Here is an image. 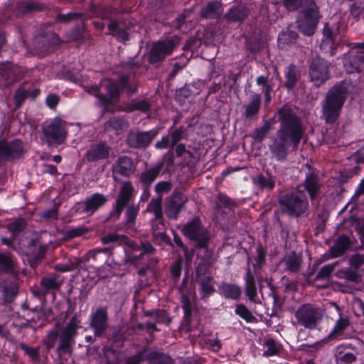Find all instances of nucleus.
Returning a JSON list of instances; mask_svg holds the SVG:
<instances>
[{
	"instance_id": "obj_1",
	"label": "nucleus",
	"mask_w": 364,
	"mask_h": 364,
	"mask_svg": "<svg viewBox=\"0 0 364 364\" xmlns=\"http://www.w3.org/2000/svg\"><path fill=\"white\" fill-rule=\"evenodd\" d=\"M278 114L281 126L269 149L277 160H283L287 155L289 142L293 144L294 149H297L304 130L299 119L289 109L283 107Z\"/></svg>"
},
{
	"instance_id": "obj_2",
	"label": "nucleus",
	"mask_w": 364,
	"mask_h": 364,
	"mask_svg": "<svg viewBox=\"0 0 364 364\" xmlns=\"http://www.w3.org/2000/svg\"><path fill=\"white\" fill-rule=\"evenodd\" d=\"M347 89L345 83L335 85L328 92L323 105V117L326 122H334L345 102Z\"/></svg>"
},
{
	"instance_id": "obj_3",
	"label": "nucleus",
	"mask_w": 364,
	"mask_h": 364,
	"mask_svg": "<svg viewBox=\"0 0 364 364\" xmlns=\"http://www.w3.org/2000/svg\"><path fill=\"white\" fill-rule=\"evenodd\" d=\"M127 85V80L122 78L117 82L109 79H104L101 81L100 87L92 86L87 92L99 98L104 105L114 102L118 99L119 92Z\"/></svg>"
},
{
	"instance_id": "obj_4",
	"label": "nucleus",
	"mask_w": 364,
	"mask_h": 364,
	"mask_svg": "<svg viewBox=\"0 0 364 364\" xmlns=\"http://www.w3.org/2000/svg\"><path fill=\"white\" fill-rule=\"evenodd\" d=\"M296 323L306 329H316L323 318L321 309L311 304L300 306L294 312Z\"/></svg>"
},
{
	"instance_id": "obj_5",
	"label": "nucleus",
	"mask_w": 364,
	"mask_h": 364,
	"mask_svg": "<svg viewBox=\"0 0 364 364\" xmlns=\"http://www.w3.org/2000/svg\"><path fill=\"white\" fill-rule=\"evenodd\" d=\"M318 9L311 0H309V8L303 11L298 20V28L301 32L306 36L314 33L318 22Z\"/></svg>"
},
{
	"instance_id": "obj_6",
	"label": "nucleus",
	"mask_w": 364,
	"mask_h": 364,
	"mask_svg": "<svg viewBox=\"0 0 364 364\" xmlns=\"http://www.w3.org/2000/svg\"><path fill=\"white\" fill-rule=\"evenodd\" d=\"M183 235L197 242L200 247H205L209 240L206 230L201 225L198 218H194L186 223L182 229Z\"/></svg>"
},
{
	"instance_id": "obj_7",
	"label": "nucleus",
	"mask_w": 364,
	"mask_h": 364,
	"mask_svg": "<svg viewBox=\"0 0 364 364\" xmlns=\"http://www.w3.org/2000/svg\"><path fill=\"white\" fill-rule=\"evenodd\" d=\"M279 201L283 209L290 215H299L308 206L307 200L302 193L286 195Z\"/></svg>"
},
{
	"instance_id": "obj_8",
	"label": "nucleus",
	"mask_w": 364,
	"mask_h": 364,
	"mask_svg": "<svg viewBox=\"0 0 364 364\" xmlns=\"http://www.w3.org/2000/svg\"><path fill=\"white\" fill-rule=\"evenodd\" d=\"M65 125V122L59 118H55L45 125L43 135L48 143H63L67 136Z\"/></svg>"
},
{
	"instance_id": "obj_9",
	"label": "nucleus",
	"mask_w": 364,
	"mask_h": 364,
	"mask_svg": "<svg viewBox=\"0 0 364 364\" xmlns=\"http://www.w3.org/2000/svg\"><path fill=\"white\" fill-rule=\"evenodd\" d=\"M178 43V38L173 37L155 43L150 51L149 62L158 63L163 60L166 56L171 55Z\"/></svg>"
},
{
	"instance_id": "obj_10",
	"label": "nucleus",
	"mask_w": 364,
	"mask_h": 364,
	"mask_svg": "<svg viewBox=\"0 0 364 364\" xmlns=\"http://www.w3.org/2000/svg\"><path fill=\"white\" fill-rule=\"evenodd\" d=\"M309 75L316 86L323 84L329 77L327 61L318 57L314 58L310 64Z\"/></svg>"
},
{
	"instance_id": "obj_11",
	"label": "nucleus",
	"mask_w": 364,
	"mask_h": 364,
	"mask_svg": "<svg viewBox=\"0 0 364 364\" xmlns=\"http://www.w3.org/2000/svg\"><path fill=\"white\" fill-rule=\"evenodd\" d=\"M23 152V147L20 140L0 141V162L18 159Z\"/></svg>"
},
{
	"instance_id": "obj_12",
	"label": "nucleus",
	"mask_w": 364,
	"mask_h": 364,
	"mask_svg": "<svg viewBox=\"0 0 364 364\" xmlns=\"http://www.w3.org/2000/svg\"><path fill=\"white\" fill-rule=\"evenodd\" d=\"M159 134V129L155 128L147 132H130L127 141L130 146L140 148L147 146Z\"/></svg>"
},
{
	"instance_id": "obj_13",
	"label": "nucleus",
	"mask_w": 364,
	"mask_h": 364,
	"mask_svg": "<svg viewBox=\"0 0 364 364\" xmlns=\"http://www.w3.org/2000/svg\"><path fill=\"white\" fill-rule=\"evenodd\" d=\"M134 196V188L129 183H124L121 187L119 197L116 200L114 209L110 213V217L114 219L119 218L124 208Z\"/></svg>"
},
{
	"instance_id": "obj_14",
	"label": "nucleus",
	"mask_w": 364,
	"mask_h": 364,
	"mask_svg": "<svg viewBox=\"0 0 364 364\" xmlns=\"http://www.w3.org/2000/svg\"><path fill=\"white\" fill-rule=\"evenodd\" d=\"M107 311L105 308H99L91 315L90 327L94 329L97 336H102L107 328Z\"/></svg>"
},
{
	"instance_id": "obj_15",
	"label": "nucleus",
	"mask_w": 364,
	"mask_h": 364,
	"mask_svg": "<svg viewBox=\"0 0 364 364\" xmlns=\"http://www.w3.org/2000/svg\"><path fill=\"white\" fill-rule=\"evenodd\" d=\"M350 321L347 317L340 316L334 327L325 338L326 341H338L349 337Z\"/></svg>"
},
{
	"instance_id": "obj_16",
	"label": "nucleus",
	"mask_w": 364,
	"mask_h": 364,
	"mask_svg": "<svg viewBox=\"0 0 364 364\" xmlns=\"http://www.w3.org/2000/svg\"><path fill=\"white\" fill-rule=\"evenodd\" d=\"M336 364H358L357 353L350 346L340 345L335 352Z\"/></svg>"
},
{
	"instance_id": "obj_17",
	"label": "nucleus",
	"mask_w": 364,
	"mask_h": 364,
	"mask_svg": "<svg viewBox=\"0 0 364 364\" xmlns=\"http://www.w3.org/2000/svg\"><path fill=\"white\" fill-rule=\"evenodd\" d=\"M107 201V198L102 194L95 193L87 198L84 202L82 212L88 215H92Z\"/></svg>"
},
{
	"instance_id": "obj_18",
	"label": "nucleus",
	"mask_w": 364,
	"mask_h": 364,
	"mask_svg": "<svg viewBox=\"0 0 364 364\" xmlns=\"http://www.w3.org/2000/svg\"><path fill=\"white\" fill-rule=\"evenodd\" d=\"M186 201V198L183 194L179 193L173 194L168 202L166 209V215L171 219H176Z\"/></svg>"
},
{
	"instance_id": "obj_19",
	"label": "nucleus",
	"mask_w": 364,
	"mask_h": 364,
	"mask_svg": "<svg viewBox=\"0 0 364 364\" xmlns=\"http://www.w3.org/2000/svg\"><path fill=\"white\" fill-rule=\"evenodd\" d=\"M110 149L105 143L93 144L87 150L86 158L90 161L105 159L109 156Z\"/></svg>"
},
{
	"instance_id": "obj_20",
	"label": "nucleus",
	"mask_w": 364,
	"mask_h": 364,
	"mask_svg": "<svg viewBox=\"0 0 364 364\" xmlns=\"http://www.w3.org/2000/svg\"><path fill=\"white\" fill-rule=\"evenodd\" d=\"M133 167L134 163L131 158L128 156H121L112 166L113 174L128 176L132 173Z\"/></svg>"
},
{
	"instance_id": "obj_21",
	"label": "nucleus",
	"mask_w": 364,
	"mask_h": 364,
	"mask_svg": "<svg viewBox=\"0 0 364 364\" xmlns=\"http://www.w3.org/2000/svg\"><path fill=\"white\" fill-rule=\"evenodd\" d=\"M107 361L105 364H119L121 355L113 350H107L106 353ZM140 354L130 357L127 360L126 364H139L142 360Z\"/></svg>"
},
{
	"instance_id": "obj_22",
	"label": "nucleus",
	"mask_w": 364,
	"mask_h": 364,
	"mask_svg": "<svg viewBox=\"0 0 364 364\" xmlns=\"http://www.w3.org/2000/svg\"><path fill=\"white\" fill-rule=\"evenodd\" d=\"M321 48L326 53H328L331 55H333L335 53L333 33L327 26L324 28L323 38L321 43Z\"/></svg>"
},
{
	"instance_id": "obj_23",
	"label": "nucleus",
	"mask_w": 364,
	"mask_h": 364,
	"mask_svg": "<svg viewBox=\"0 0 364 364\" xmlns=\"http://www.w3.org/2000/svg\"><path fill=\"white\" fill-rule=\"evenodd\" d=\"M220 289L222 294L228 299H237L241 295L240 287L236 284L223 283Z\"/></svg>"
},
{
	"instance_id": "obj_24",
	"label": "nucleus",
	"mask_w": 364,
	"mask_h": 364,
	"mask_svg": "<svg viewBox=\"0 0 364 364\" xmlns=\"http://www.w3.org/2000/svg\"><path fill=\"white\" fill-rule=\"evenodd\" d=\"M350 247L349 239L346 236L339 237L331 248V253L335 257L341 256Z\"/></svg>"
},
{
	"instance_id": "obj_25",
	"label": "nucleus",
	"mask_w": 364,
	"mask_h": 364,
	"mask_svg": "<svg viewBox=\"0 0 364 364\" xmlns=\"http://www.w3.org/2000/svg\"><path fill=\"white\" fill-rule=\"evenodd\" d=\"M201 15L204 18H213L223 12L222 5L218 1L208 4L201 9Z\"/></svg>"
},
{
	"instance_id": "obj_26",
	"label": "nucleus",
	"mask_w": 364,
	"mask_h": 364,
	"mask_svg": "<svg viewBox=\"0 0 364 364\" xmlns=\"http://www.w3.org/2000/svg\"><path fill=\"white\" fill-rule=\"evenodd\" d=\"M301 260L300 255L291 252L284 258V262L288 271L297 272L299 269Z\"/></svg>"
},
{
	"instance_id": "obj_27",
	"label": "nucleus",
	"mask_w": 364,
	"mask_h": 364,
	"mask_svg": "<svg viewBox=\"0 0 364 364\" xmlns=\"http://www.w3.org/2000/svg\"><path fill=\"white\" fill-rule=\"evenodd\" d=\"M245 292L250 301H254L257 296V288L255 278L250 271H247L245 277Z\"/></svg>"
},
{
	"instance_id": "obj_28",
	"label": "nucleus",
	"mask_w": 364,
	"mask_h": 364,
	"mask_svg": "<svg viewBox=\"0 0 364 364\" xmlns=\"http://www.w3.org/2000/svg\"><path fill=\"white\" fill-rule=\"evenodd\" d=\"M305 187L310 197L313 199L316 195L319 188V184L317 177L309 175L306 178Z\"/></svg>"
},
{
	"instance_id": "obj_29",
	"label": "nucleus",
	"mask_w": 364,
	"mask_h": 364,
	"mask_svg": "<svg viewBox=\"0 0 364 364\" xmlns=\"http://www.w3.org/2000/svg\"><path fill=\"white\" fill-rule=\"evenodd\" d=\"M15 262L9 254L0 252V271L12 272L14 269Z\"/></svg>"
},
{
	"instance_id": "obj_30",
	"label": "nucleus",
	"mask_w": 364,
	"mask_h": 364,
	"mask_svg": "<svg viewBox=\"0 0 364 364\" xmlns=\"http://www.w3.org/2000/svg\"><path fill=\"white\" fill-rule=\"evenodd\" d=\"M260 107V96L255 94L252 96L251 102L245 107V116L252 117L256 115Z\"/></svg>"
},
{
	"instance_id": "obj_31",
	"label": "nucleus",
	"mask_w": 364,
	"mask_h": 364,
	"mask_svg": "<svg viewBox=\"0 0 364 364\" xmlns=\"http://www.w3.org/2000/svg\"><path fill=\"white\" fill-rule=\"evenodd\" d=\"M297 34L291 31H283L278 36L279 46L284 48L286 45L295 42Z\"/></svg>"
},
{
	"instance_id": "obj_32",
	"label": "nucleus",
	"mask_w": 364,
	"mask_h": 364,
	"mask_svg": "<svg viewBox=\"0 0 364 364\" xmlns=\"http://www.w3.org/2000/svg\"><path fill=\"white\" fill-rule=\"evenodd\" d=\"M80 323V321L79 318L76 316H73L67 324L66 327L62 332V334L68 336L73 338L76 335Z\"/></svg>"
},
{
	"instance_id": "obj_33",
	"label": "nucleus",
	"mask_w": 364,
	"mask_h": 364,
	"mask_svg": "<svg viewBox=\"0 0 364 364\" xmlns=\"http://www.w3.org/2000/svg\"><path fill=\"white\" fill-rule=\"evenodd\" d=\"M160 167L156 166L145 171L141 173V181L146 185L150 184L156 178L160 172Z\"/></svg>"
},
{
	"instance_id": "obj_34",
	"label": "nucleus",
	"mask_w": 364,
	"mask_h": 364,
	"mask_svg": "<svg viewBox=\"0 0 364 364\" xmlns=\"http://www.w3.org/2000/svg\"><path fill=\"white\" fill-rule=\"evenodd\" d=\"M161 203L162 201L161 198L153 200L146 208L147 212L153 213L154 214L155 219H160L162 217Z\"/></svg>"
},
{
	"instance_id": "obj_35",
	"label": "nucleus",
	"mask_w": 364,
	"mask_h": 364,
	"mask_svg": "<svg viewBox=\"0 0 364 364\" xmlns=\"http://www.w3.org/2000/svg\"><path fill=\"white\" fill-rule=\"evenodd\" d=\"M200 291L203 297H208L215 291L212 278L205 277L200 282Z\"/></svg>"
},
{
	"instance_id": "obj_36",
	"label": "nucleus",
	"mask_w": 364,
	"mask_h": 364,
	"mask_svg": "<svg viewBox=\"0 0 364 364\" xmlns=\"http://www.w3.org/2000/svg\"><path fill=\"white\" fill-rule=\"evenodd\" d=\"M286 87L289 90L292 89L297 80V70L294 65H289L286 73Z\"/></svg>"
},
{
	"instance_id": "obj_37",
	"label": "nucleus",
	"mask_w": 364,
	"mask_h": 364,
	"mask_svg": "<svg viewBox=\"0 0 364 364\" xmlns=\"http://www.w3.org/2000/svg\"><path fill=\"white\" fill-rule=\"evenodd\" d=\"M247 14V11L244 7L238 6L230 9L228 14V17L232 21H242L246 17Z\"/></svg>"
},
{
	"instance_id": "obj_38",
	"label": "nucleus",
	"mask_w": 364,
	"mask_h": 364,
	"mask_svg": "<svg viewBox=\"0 0 364 364\" xmlns=\"http://www.w3.org/2000/svg\"><path fill=\"white\" fill-rule=\"evenodd\" d=\"M254 183L260 188L268 189H272L275 184V181L272 178H266L263 176H258L255 178Z\"/></svg>"
},
{
	"instance_id": "obj_39",
	"label": "nucleus",
	"mask_w": 364,
	"mask_h": 364,
	"mask_svg": "<svg viewBox=\"0 0 364 364\" xmlns=\"http://www.w3.org/2000/svg\"><path fill=\"white\" fill-rule=\"evenodd\" d=\"M267 350L263 355L265 356H272L276 355L280 350V346L273 339H268L264 344Z\"/></svg>"
},
{
	"instance_id": "obj_40",
	"label": "nucleus",
	"mask_w": 364,
	"mask_h": 364,
	"mask_svg": "<svg viewBox=\"0 0 364 364\" xmlns=\"http://www.w3.org/2000/svg\"><path fill=\"white\" fill-rule=\"evenodd\" d=\"M356 58H358V60L355 61L354 65H353L351 63V60L350 61H348V60L345 61L344 67L346 68V70L348 73H354L355 71H358L359 70L360 67L363 63V56L360 53H359L356 56Z\"/></svg>"
},
{
	"instance_id": "obj_41",
	"label": "nucleus",
	"mask_w": 364,
	"mask_h": 364,
	"mask_svg": "<svg viewBox=\"0 0 364 364\" xmlns=\"http://www.w3.org/2000/svg\"><path fill=\"white\" fill-rule=\"evenodd\" d=\"M340 274V277H343L345 279L352 282H357L359 279V276L357 273V271L352 269L351 268H346V269L341 271Z\"/></svg>"
},
{
	"instance_id": "obj_42",
	"label": "nucleus",
	"mask_w": 364,
	"mask_h": 364,
	"mask_svg": "<svg viewBox=\"0 0 364 364\" xmlns=\"http://www.w3.org/2000/svg\"><path fill=\"white\" fill-rule=\"evenodd\" d=\"M235 312L247 321H250L254 318L252 313L244 305L237 306Z\"/></svg>"
},
{
	"instance_id": "obj_43",
	"label": "nucleus",
	"mask_w": 364,
	"mask_h": 364,
	"mask_svg": "<svg viewBox=\"0 0 364 364\" xmlns=\"http://www.w3.org/2000/svg\"><path fill=\"white\" fill-rule=\"evenodd\" d=\"M109 126L115 129L117 132L122 130L123 129L127 128L128 126L127 121L122 118H112L109 122Z\"/></svg>"
},
{
	"instance_id": "obj_44",
	"label": "nucleus",
	"mask_w": 364,
	"mask_h": 364,
	"mask_svg": "<svg viewBox=\"0 0 364 364\" xmlns=\"http://www.w3.org/2000/svg\"><path fill=\"white\" fill-rule=\"evenodd\" d=\"M364 263V254H354L349 259V264L354 269H358Z\"/></svg>"
},
{
	"instance_id": "obj_45",
	"label": "nucleus",
	"mask_w": 364,
	"mask_h": 364,
	"mask_svg": "<svg viewBox=\"0 0 364 364\" xmlns=\"http://www.w3.org/2000/svg\"><path fill=\"white\" fill-rule=\"evenodd\" d=\"M28 95V92L27 90L20 87L18 88L14 95V101L16 103V105L19 107L22 104V102L24 101V100L26 98V97Z\"/></svg>"
},
{
	"instance_id": "obj_46",
	"label": "nucleus",
	"mask_w": 364,
	"mask_h": 364,
	"mask_svg": "<svg viewBox=\"0 0 364 364\" xmlns=\"http://www.w3.org/2000/svg\"><path fill=\"white\" fill-rule=\"evenodd\" d=\"M171 189V184L168 181H161L155 186V191L159 195L168 193Z\"/></svg>"
},
{
	"instance_id": "obj_47",
	"label": "nucleus",
	"mask_w": 364,
	"mask_h": 364,
	"mask_svg": "<svg viewBox=\"0 0 364 364\" xmlns=\"http://www.w3.org/2000/svg\"><path fill=\"white\" fill-rule=\"evenodd\" d=\"M270 125L265 123L260 129L255 132V139L258 141H262L269 131Z\"/></svg>"
},
{
	"instance_id": "obj_48",
	"label": "nucleus",
	"mask_w": 364,
	"mask_h": 364,
	"mask_svg": "<svg viewBox=\"0 0 364 364\" xmlns=\"http://www.w3.org/2000/svg\"><path fill=\"white\" fill-rule=\"evenodd\" d=\"M138 212L139 208L137 207H135L134 205L129 206L126 211V218L127 223H134L135 221Z\"/></svg>"
},
{
	"instance_id": "obj_49",
	"label": "nucleus",
	"mask_w": 364,
	"mask_h": 364,
	"mask_svg": "<svg viewBox=\"0 0 364 364\" xmlns=\"http://www.w3.org/2000/svg\"><path fill=\"white\" fill-rule=\"evenodd\" d=\"M183 131L181 129H175L169 136L171 146L173 147L182 137Z\"/></svg>"
},
{
	"instance_id": "obj_50",
	"label": "nucleus",
	"mask_w": 364,
	"mask_h": 364,
	"mask_svg": "<svg viewBox=\"0 0 364 364\" xmlns=\"http://www.w3.org/2000/svg\"><path fill=\"white\" fill-rule=\"evenodd\" d=\"M301 4V0H284V5L289 11L296 10Z\"/></svg>"
},
{
	"instance_id": "obj_51",
	"label": "nucleus",
	"mask_w": 364,
	"mask_h": 364,
	"mask_svg": "<svg viewBox=\"0 0 364 364\" xmlns=\"http://www.w3.org/2000/svg\"><path fill=\"white\" fill-rule=\"evenodd\" d=\"M61 341L60 343V348L63 350H66L69 348V346L71 345L73 338L71 337H69L68 336H65L61 333L60 336Z\"/></svg>"
},
{
	"instance_id": "obj_52",
	"label": "nucleus",
	"mask_w": 364,
	"mask_h": 364,
	"mask_svg": "<svg viewBox=\"0 0 364 364\" xmlns=\"http://www.w3.org/2000/svg\"><path fill=\"white\" fill-rule=\"evenodd\" d=\"M59 102V97L55 94H50L46 97V104L50 108H54Z\"/></svg>"
},
{
	"instance_id": "obj_53",
	"label": "nucleus",
	"mask_w": 364,
	"mask_h": 364,
	"mask_svg": "<svg viewBox=\"0 0 364 364\" xmlns=\"http://www.w3.org/2000/svg\"><path fill=\"white\" fill-rule=\"evenodd\" d=\"M168 146H171V141L168 136L162 137V139L155 144V147L156 149H166Z\"/></svg>"
},
{
	"instance_id": "obj_54",
	"label": "nucleus",
	"mask_w": 364,
	"mask_h": 364,
	"mask_svg": "<svg viewBox=\"0 0 364 364\" xmlns=\"http://www.w3.org/2000/svg\"><path fill=\"white\" fill-rule=\"evenodd\" d=\"M78 16V14L69 13L68 14H60L57 17L60 22H68Z\"/></svg>"
},
{
	"instance_id": "obj_55",
	"label": "nucleus",
	"mask_w": 364,
	"mask_h": 364,
	"mask_svg": "<svg viewBox=\"0 0 364 364\" xmlns=\"http://www.w3.org/2000/svg\"><path fill=\"white\" fill-rule=\"evenodd\" d=\"M133 107H134V109H139V110H141V111H146L149 108V103L146 101L141 100V101H139V102H135L133 105Z\"/></svg>"
},
{
	"instance_id": "obj_56",
	"label": "nucleus",
	"mask_w": 364,
	"mask_h": 364,
	"mask_svg": "<svg viewBox=\"0 0 364 364\" xmlns=\"http://www.w3.org/2000/svg\"><path fill=\"white\" fill-rule=\"evenodd\" d=\"M41 283L48 289H54L57 287L56 282L53 278H43Z\"/></svg>"
},
{
	"instance_id": "obj_57",
	"label": "nucleus",
	"mask_w": 364,
	"mask_h": 364,
	"mask_svg": "<svg viewBox=\"0 0 364 364\" xmlns=\"http://www.w3.org/2000/svg\"><path fill=\"white\" fill-rule=\"evenodd\" d=\"M181 302L183 304V308L184 309L185 313L188 314L191 310V303L187 296H183L181 297Z\"/></svg>"
},
{
	"instance_id": "obj_58",
	"label": "nucleus",
	"mask_w": 364,
	"mask_h": 364,
	"mask_svg": "<svg viewBox=\"0 0 364 364\" xmlns=\"http://www.w3.org/2000/svg\"><path fill=\"white\" fill-rule=\"evenodd\" d=\"M80 263V260L77 259L75 263L72 262L70 264H64L60 268L62 272H68L73 269H75Z\"/></svg>"
},
{
	"instance_id": "obj_59",
	"label": "nucleus",
	"mask_w": 364,
	"mask_h": 364,
	"mask_svg": "<svg viewBox=\"0 0 364 364\" xmlns=\"http://www.w3.org/2000/svg\"><path fill=\"white\" fill-rule=\"evenodd\" d=\"M353 158L358 162H364V145L355 153Z\"/></svg>"
},
{
	"instance_id": "obj_60",
	"label": "nucleus",
	"mask_w": 364,
	"mask_h": 364,
	"mask_svg": "<svg viewBox=\"0 0 364 364\" xmlns=\"http://www.w3.org/2000/svg\"><path fill=\"white\" fill-rule=\"evenodd\" d=\"M265 253L262 248L257 249V264L261 265L264 261Z\"/></svg>"
},
{
	"instance_id": "obj_61",
	"label": "nucleus",
	"mask_w": 364,
	"mask_h": 364,
	"mask_svg": "<svg viewBox=\"0 0 364 364\" xmlns=\"http://www.w3.org/2000/svg\"><path fill=\"white\" fill-rule=\"evenodd\" d=\"M267 77L260 75L257 78V84L258 85H262L264 87V90L267 88V86H272L271 85L267 83Z\"/></svg>"
},
{
	"instance_id": "obj_62",
	"label": "nucleus",
	"mask_w": 364,
	"mask_h": 364,
	"mask_svg": "<svg viewBox=\"0 0 364 364\" xmlns=\"http://www.w3.org/2000/svg\"><path fill=\"white\" fill-rule=\"evenodd\" d=\"M101 240L104 244H108L109 242L116 241L117 240V235L112 234L103 237Z\"/></svg>"
},
{
	"instance_id": "obj_63",
	"label": "nucleus",
	"mask_w": 364,
	"mask_h": 364,
	"mask_svg": "<svg viewBox=\"0 0 364 364\" xmlns=\"http://www.w3.org/2000/svg\"><path fill=\"white\" fill-rule=\"evenodd\" d=\"M105 252V250H91L89 252H87V255H85L86 259H89L90 258H94L97 253H100V252Z\"/></svg>"
},
{
	"instance_id": "obj_64",
	"label": "nucleus",
	"mask_w": 364,
	"mask_h": 364,
	"mask_svg": "<svg viewBox=\"0 0 364 364\" xmlns=\"http://www.w3.org/2000/svg\"><path fill=\"white\" fill-rule=\"evenodd\" d=\"M24 349L26 353L29 355L31 357L36 358L38 356V351L36 349L28 347L24 348Z\"/></svg>"
}]
</instances>
